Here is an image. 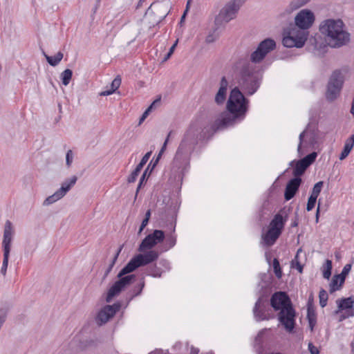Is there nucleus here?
I'll use <instances>...</instances> for the list:
<instances>
[{
    "label": "nucleus",
    "mask_w": 354,
    "mask_h": 354,
    "mask_svg": "<svg viewBox=\"0 0 354 354\" xmlns=\"http://www.w3.org/2000/svg\"><path fill=\"white\" fill-rule=\"evenodd\" d=\"M220 129H217L216 122L214 124L207 125L201 120L192 121L185 131L174 156L172 168L183 169L188 163L189 156L198 142L209 139Z\"/></svg>",
    "instance_id": "f257e3e1"
},
{
    "label": "nucleus",
    "mask_w": 354,
    "mask_h": 354,
    "mask_svg": "<svg viewBox=\"0 0 354 354\" xmlns=\"http://www.w3.org/2000/svg\"><path fill=\"white\" fill-rule=\"evenodd\" d=\"M249 101L238 88H234L230 92L227 103L229 113H223L216 120L217 129H224L234 124L236 120L244 118L248 109Z\"/></svg>",
    "instance_id": "f03ea898"
},
{
    "label": "nucleus",
    "mask_w": 354,
    "mask_h": 354,
    "mask_svg": "<svg viewBox=\"0 0 354 354\" xmlns=\"http://www.w3.org/2000/svg\"><path fill=\"white\" fill-rule=\"evenodd\" d=\"M270 305L274 310H280L278 318L280 323L288 332L295 328V311L290 299L285 292H277L270 299Z\"/></svg>",
    "instance_id": "7ed1b4c3"
},
{
    "label": "nucleus",
    "mask_w": 354,
    "mask_h": 354,
    "mask_svg": "<svg viewBox=\"0 0 354 354\" xmlns=\"http://www.w3.org/2000/svg\"><path fill=\"white\" fill-rule=\"evenodd\" d=\"M344 24L341 19H326L319 26L322 34L327 37L330 46L333 48L345 45L350 40V34L344 30Z\"/></svg>",
    "instance_id": "20e7f679"
},
{
    "label": "nucleus",
    "mask_w": 354,
    "mask_h": 354,
    "mask_svg": "<svg viewBox=\"0 0 354 354\" xmlns=\"http://www.w3.org/2000/svg\"><path fill=\"white\" fill-rule=\"evenodd\" d=\"M236 69L239 71V85L242 90L247 95H253L260 86L261 79L251 64L247 60L240 59L236 64Z\"/></svg>",
    "instance_id": "39448f33"
},
{
    "label": "nucleus",
    "mask_w": 354,
    "mask_h": 354,
    "mask_svg": "<svg viewBox=\"0 0 354 354\" xmlns=\"http://www.w3.org/2000/svg\"><path fill=\"white\" fill-rule=\"evenodd\" d=\"M308 35V30H301L290 25L283 31V45L287 48H301L304 46Z\"/></svg>",
    "instance_id": "423d86ee"
},
{
    "label": "nucleus",
    "mask_w": 354,
    "mask_h": 354,
    "mask_svg": "<svg viewBox=\"0 0 354 354\" xmlns=\"http://www.w3.org/2000/svg\"><path fill=\"white\" fill-rule=\"evenodd\" d=\"M158 258V253L154 250H149L144 254H139L131 259L129 263L120 271L118 277L134 271L136 268L153 262Z\"/></svg>",
    "instance_id": "0eeeda50"
},
{
    "label": "nucleus",
    "mask_w": 354,
    "mask_h": 354,
    "mask_svg": "<svg viewBox=\"0 0 354 354\" xmlns=\"http://www.w3.org/2000/svg\"><path fill=\"white\" fill-rule=\"evenodd\" d=\"M246 0H232L229 1L220 10L215 19L216 25L227 24L234 19L240 8L244 4Z\"/></svg>",
    "instance_id": "6e6552de"
},
{
    "label": "nucleus",
    "mask_w": 354,
    "mask_h": 354,
    "mask_svg": "<svg viewBox=\"0 0 354 354\" xmlns=\"http://www.w3.org/2000/svg\"><path fill=\"white\" fill-rule=\"evenodd\" d=\"M347 73H348L347 68H342L336 70L332 73L327 86V99L333 100L337 97L343 86L344 75Z\"/></svg>",
    "instance_id": "1a4fd4ad"
},
{
    "label": "nucleus",
    "mask_w": 354,
    "mask_h": 354,
    "mask_svg": "<svg viewBox=\"0 0 354 354\" xmlns=\"http://www.w3.org/2000/svg\"><path fill=\"white\" fill-rule=\"evenodd\" d=\"M14 231L12 229V223L10 221H6L4 226L3 239L2 242L3 250V259L2 267L1 269V274L5 276L6 274L7 268L8 266V259L11 248V242L12 240V235Z\"/></svg>",
    "instance_id": "9d476101"
},
{
    "label": "nucleus",
    "mask_w": 354,
    "mask_h": 354,
    "mask_svg": "<svg viewBox=\"0 0 354 354\" xmlns=\"http://www.w3.org/2000/svg\"><path fill=\"white\" fill-rule=\"evenodd\" d=\"M276 48V42L271 38H267L261 41L257 49L250 55V60L252 63L261 62L266 55Z\"/></svg>",
    "instance_id": "9b49d317"
},
{
    "label": "nucleus",
    "mask_w": 354,
    "mask_h": 354,
    "mask_svg": "<svg viewBox=\"0 0 354 354\" xmlns=\"http://www.w3.org/2000/svg\"><path fill=\"white\" fill-rule=\"evenodd\" d=\"M77 180L76 176H73L69 178L65 179L62 183L61 187L53 194L47 197L44 201V205H49L58 200L62 198L67 192L75 185Z\"/></svg>",
    "instance_id": "f8f14e48"
},
{
    "label": "nucleus",
    "mask_w": 354,
    "mask_h": 354,
    "mask_svg": "<svg viewBox=\"0 0 354 354\" xmlns=\"http://www.w3.org/2000/svg\"><path fill=\"white\" fill-rule=\"evenodd\" d=\"M135 277L134 274H125L120 277H118L119 279L116 281L109 288L106 297V301L107 302H111L115 296L119 295L127 286L132 283Z\"/></svg>",
    "instance_id": "ddd939ff"
},
{
    "label": "nucleus",
    "mask_w": 354,
    "mask_h": 354,
    "mask_svg": "<svg viewBox=\"0 0 354 354\" xmlns=\"http://www.w3.org/2000/svg\"><path fill=\"white\" fill-rule=\"evenodd\" d=\"M314 21L315 15L313 12L310 10L304 9L296 15L294 26L301 30H308L313 26Z\"/></svg>",
    "instance_id": "4468645a"
},
{
    "label": "nucleus",
    "mask_w": 354,
    "mask_h": 354,
    "mask_svg": "<svg viewBox=\"0 0 354 354\" xmlns=\"http://www.w3.org/2000/svg\"><path fill=\"white\" fill-rule=\"evenodd\" d=\"M165 233L160 230H155L153 233L147 235L139 245L138 250L144 252L146 250L151 249L156 245L163 241Z\"/></svg>",
    "instance_id": "2eb2a0df"
},
{
    "label": "nucleus",
    "mask_w": 354,
    "mask_h": 354,
    "mask_svg": "<svg viewBox=\"0 0 354 354\" xmlns=\"http://www.w3.org/2000/svg\"><path fill=\"white\" fill-rule=\"evenodd\" d=\"M338 309L335 311L337 314L342 310L344 313L341 315L339 321H342L351 317H354V299L351 297L337 300Z\"/></svg>",
    "instance_id": "dca6fc26"
},
{
    "label": "nucleus",
    "mask_w": 354,
    "mask_h": 354,
    "mask_svg": "<svg viewBox=\"0 0 354 354\" xmlns=\"http://www.w3.org/2000/svg\"><path fill=\"white\" fill-rule=\"evenodd\" d=\"M270 308L268 302L263 297H259L255 303L253 313L257 322L270 319Z\"/></svg>",
    "instance_id": "f3484780"
},
{
    "label": "nucleus",
    "mask_w": 354,
    "mask_h": 354,
    "mask_svg": "<svg viewBox=\"0 0 354 354\" xmlns=\"http://www.w3.org/2000/svg\"><path fill=\"white\" fill-rule=\"evenodd\" d=\"M317 156V154L316 152H312L311 153L305 156L304 158L298 160L296 162L295 169L293 170L294 176L296 178H300L299 176L304 174L306 169L315 162Z\"/></svg>",
    "instance_id": "a211bd4d"
},
{
    "label": "nucleus",
    "mask_w": 354,
    "mask_h": 354,
    "mask_svg": "<svg viewBox=\"0 0 354 354\" xmlns=\"http://www.w3.org/2000/svg\"><path fill=\"white\" fill-rule=\"evenodd\" d=\"M120 306L119 304H113L112 306L107 305L104 307L97 314L96 320L99 325L106 323L110 318L113 317L116 312L119 310Z\"/></svg>",
    "instance_id": "6ab92c4d"
},
{
    "label": "nucleus",
    "mask_w": 354,
    "mask_h": 354,
    "mask_svg": "<svg viewBox=\"0 0 354 354\" xmlns=\"http://www.w3.org/2000/svg\"><path fill=\"white\" fill-rule=\"evenodd\" d=\"M301 183V178L295 177L294 178L289 180L286 185L284 193V197L286 201H289L294 197Z\"/></svg>",
    "instance_id": "aec40b11"
},
{
    "label": "nucleus",
    "mask_w": 354,
    "mask_h": 354,
    "mask_svg": "<svg viewBox=\"0 0 354 354\" xmlns=\"http://www.w3.org/2000/svg\"><path fill=\"white\" fill-rule=\"evenodd\" d=\"M228 82L225 77L221 78L219 89L215 96V102L218 104H223L226 98Z\"/></svg>",
    "instance_id": "412c9836"
},
{
    "label": "nucleus",
    "mask_w": 354,
    "mask_h": 354,
    "mask_svg": "<svg viewBox=\"0 0 354 354\" xmlns=\"http://www.w3.org/2000/svg\"><path fill=\"white\" fill-rule=\"evenodd\" d=\"M286 219H283V216L280 213H278L270 223L269 228L277 232H280V234H281Z\"/></svg>",
    "instance_id": "4be33fe9"
},
{
    "label": "nucleus",
    "mask_w": 354,
    "mask_h": 354,
    "mask_svg": "<svg viewBox=\"0 0 354 354\" xmlns=\"http://www.w3.org/2000/svg\"><path fill=\"white\" fill-rule=\"evenodd\" d=\"M281 235L280 232H277L268 228L266 234L263 236L266 245L270 246L272 245L279 236Z\"/></svg>",
    "instance_id": "5701e85b"
},
{
    "label": "nucleus",
    "mask_w": 354,
    "mask_h": 354,
    "mask_svg": "<svg viewBox=\"0 0 354 354\" xmlns=\"http://www.w3.org/2000/svg\"><path fill=\"white\" fill-rule=\"evenodd\" d=\"M354 145V134H352L345 142L344 149L340 153L339 160L345 159L350 153Z\"/></svg>",
    "instance_id": "b1692460"
},
{
    "label": "nucleus",
    "mask_w": 354,
    "mask_h": 354,
    "mask_svg": "<svg viewBox=\"0 0 354 354\" xmlns=\"http://www.w3.org/2000/svg\"><path fill=\"white\" fill-rule=\"evenodd\" d=\"M307 135V132L306 131H304L302 133L299 135V143L298 145L297 151L299 154H302V147L306 148L309 145H311L313 144V141L311 140V138H309L308 140H304V136Z\"/></svg>",
    "instance_id": "393cba45"
},
{
    "label": "nucleus",
    "mask_w": 354,
    "mask_h": 354,
    "mask_svg": "<svg viewBox=\"0 0 354 354\" xmlns=\"http://www.w3.org/2000/svg\"><path fill=\"white\" fill-rule=\"evenodd\" d=\"M44 55L48 63L52 66H56L57 65H58L64 57L63 53L60 51L58 52L54 56H48L45 53H44Z\"/></svg>",
    "instance_id": "a878e982"
},
{
    "label": "nucleus",
    "mask_w": 354,
    "mask_h": 354,
    "mask_svg": "<svg viewBox=\"0 0 354 354\" xmlns=\"http://www.w3.org/2000/svg\"><path fill=\"white\" fill-rule=\"evenodd\" d=\"M340 284V276L339 274H335L332 278L331 282L330 283V292L333 293L335 291L339 290L341 286Z\"/></svg>",
    "instance_id": "bb28decb"
},
{
    "label": "nucleus",
    "mask_w": 354,
    "mask_h": 354,
    "mask_svg": "<svg viewBox=\"0 0 354 354\" xmlns=\"http://www.w3.org/2000/svg\"><path fill=\"white\" fill-rule=\"evenodd\" d=\"M73 71L71 69L64 70L60 75L62 82L64 86H67L72 78Z\"/></svg>",
    "instance_id": "cd10ccee"
},
{
    "label": "nucleus",
    "mask_w": 354,
    "mask_h": 354,
    "mask_svg": "<svg viewBox=\"0 0 354 354\" xmlns=\"http://www.w3.org/2000/svg\"><path fill=\"white\" fill-rule=\"evenodd\" d=\"M146 272L148 275L153 277H160L162 274L161 270L155 265L148 267Z\"/></svg>",
    "instance_id": "c85d7f7f"
},
{
    "label": "nucleus",
    "mask_w": 354,
    "mask_h": 354,
    "mask_svg": "<svg viewBox=\"0 0 354 354\" xmlns=\"http://www.w3.org/2000/svg\"><path fill=\"white\" fill-rule=\"evenodd\" d=\"M332 261L327 259L323 269V277L328 279L331 275Z\"/></svg>",
    "instance_id": "c756f323"
},
{
    "label": "nucleus",
    "mask_w": 354,
    "mask_h": 354,
    "mask_svg": "<svg viewBox=\"0 0 354 354\" xmlns=\"http://www.w3.org/2000/svg\"><path fill=\"white\" fill-rule=\"evenodd\" d=\"M351 270V264H346L343 268L342 272L339 274L340 276V284L339 286H342L344 283L346 277L348 274Z\"/></svg>",
    "instance_id": "7c9ffc66"
},
{
    "label": "nucleus",
    "mask_w": 354,
    "mask_h": 354,
    "mask_svg": "<svg viewBox=\"0 0 354 354\" xmlns=\"http://www.w3.org/2000/svg\"><path fill=\"white\" fill-rule=\"evenodd\" d=\"M310 0H293L290 3L292 10H297L307 4Z\"/></svg>",
    "instance_id": "2f4dec72"
},
{
    "label": "nucleus",
    "mask_w": 354,
    "mask_h": 354,
    "mask_svg": "<svg viewBox=\"0 0 354 354\" xmlns=\"http://www.w3.org/2000/svg\"><path fill=\"white\" fill-rule=\"evenodd\" d=\"M319 298L320 306L322 308L325 307L327 304V301H328V294L325 290L322 289L319 291Z\"/></svg>",
    "instance_id": "473e14b6"
},
{
    "label": "nucleus",
    "mask_w": 354,
    "mask_h": 354,
    "mask_svg": "<svg viewBox=\"0 0 354 354\" xmlns=\"http://www.w3.org/2000/svg\"><path fill=\"white\" fill-rule=\"evenodd\" d=\"M323 185V181H319L317 183H315L313 188L310 195L317 198L322 189Z\"/></svg>",
    "instance_id": "72a5a7b5"
},
{
    "label": "nucleus",
    "mask_w": 354,
    "mask_h": 354,
    "mask_svg": "<svg viewBox=\"0 0 354 354\" xmlns=\"http://www.w3.org/2000/svg\"><path fill=\"white\" fill-rule=\"evenodd\" d=\"M307 317L308 319L309 327L311 331L313 330L314 326L316 324V317L313 312H311L310 309L308 310Z\"/></svg>",
    "instance_id": "f704fd0d"
},
{
    "label": "nucleus",
    "mask_w": 354,
    "mask_h": 354,
    "mask_svg": "<svg viewBox=\"0 0 354 354\" xmlns=\"http://www.w3.org/2000/svg\"><path fill=\"white\" fill-rule=\"evenodd\" d=\"M273 269H274V272L276 277L278 279L281 278L282 271H281V269L280 267L279 261L276 258H274L273 260Z\"/></svg>",
    "instance_id": "c9c22d12"
},
{
    "label": "nucleus",
    "mask_w": 354,
    "mask_h": 354,
    "mask_svg": "<svg viewBox=\"0 0 354 354\" xmlns=\"http://www.w3.org/2000/svg\"><path fill=\"white\" fill-rule=\"evenodd\" d=\"M171 134V131H170L168 133L167 137L165 141L164 142L163 145H162V148H161V149H160V152H159V153L158 155V157H157L156 160H155V162L153 164V168H154L156 167V165L158 163V162L160 158L161 157L162 153L165 151Z\"/></svg>",
    "instance_id": "e433bc0d"
},
{
    "label": "nucleus",
    "mask_w": 354,
    "mask_h": 354,
    "mask_svg": "<svg viewBox=\"0 0 354 354\" xmlns=\"http://www.w3.org/2000/svg\"><path fill=\"white\" fill-rule=\"evenodd\" d=\"M317 197H315L314 196H310L308 200L307 205H306V210L308 212L311 211L315 205Z\"/></svg>",
    "instance_id": "4c0bfd02"
},
{
    "label": "nucleus",
    "mask_w": 354,
    "mask_h": 354,
    "mask_svg": "<svg viewBox=\"0 0 354 354\" xmlns=\"http://www.w3.org/2000/svg\"><path fill=\"white\" fill-rule=\"evenodd\" d=\"M73 161V153L71 149H69L66 154V165L70 168Z\"/></svg>",
    "instance_id": "58836bf2"
},
{
    "label": "nucleus",
    "mask_w": 354,
    "mask_h": 354,
    "mask_svg": "<svg viewBox=\"0 0 354 354\" xmlns=\"http://www.w3.org/2000/svg\"><path fill=\"white\" fill-rule=\"evenodd\" d=\"M176 243V236L174 233H171L167 237V243L169 245V248H173Z\"/></svg>",
    "instance_id": "ea45409f"
},
{
    "label": "nucleus",
    "mask_w": 354,
    "mask_h": 354,
    "mask_svg": "<svg viewBox=\"0 0 354 354\" xmlns=\"http://www.w3.org/2000/svg\"><path fill=\"white\" fill-rule=\"evenodd\" d=\"M121 84V78L117 76L111 82V89H114V92L120 87Z\"/></svg>",
    "instance_id": "a19ab883"
},
{
    "label": "nucleus",
    "mask_w": 354,
    "mask_h": 354,
    "mask_svg": "<svg viewBox=\"0 0 354 354\" xmlns=\"http://www.w3.org/2000/svg\"><path fill=\"white\" fill-rule=\"evenodd\" d=\"M146 176H147V170H145L144 171V173L142 174L140 179V182L138 183V187H137V189H136V196L135 198L137 197V195H138V193L140 190V189L142 187L143 183L146 181Z\"/></svg>",
    "instance_id": "79ce46f5"
},
{
    "label": "nucleus",
    "mask_w": 354,
    "mask_h": 354,
    "mask_svg": "<svg viewBox=\"0 0 354 354\" xmlns=\"http://www.w3.org/2000/svg\"><path fill=\"white\" fill-rule=\"evenodd\" d=\"M140 172L136 171V170H133L131 174L129 176L128 178H127V182L129 183H134L136 179H137V177L139 175Z\"/></svg>",
    "instance_id": "37998d69"
},
{
    "label": "nucleus",
    "mask_w": 354,
    "mask_h": 354,
    "mask_svg": "<svg viewBox=\"0 0 354 354\" xmlns=\"http://www.w3.org/2000/svg\"><path fill=\"white\" fill-rule=\"evenodd\" d=\"M308 347L310 354H319V351L318 348L314 346L312 342L308 343Z\"/></svg>",
    "instance_id": "c03bdc74"
},
{
    "label": "nucleus",
    "mask_w": 354,
    "mask_h": 354,
    "mask_svg": "<svg viewBox=\"0 0 354 354\" xmlns=\"http://www.w3.org/2000/svg\"><path fill=\"white\" fill-rule=\"evenodd\" d=\"M144 286H145V283L142 282L138 287H136L135 288V290H133V293L131 297L139 295L142 292Z\"/></svg>",
    "instance_id": "a18cd8bd"
},
{
    "label": "nucleus",
    "mask_w": 354,
    "mask_h": 354,
    "mask_svg": "<svg viewBox=\"0 0 354 354\" xmlns=\"http://www.w3.org/2000/svg\"><path fill=\"white\" fill-rule=\"evenodd\" d=\"M122 246H120L119 248V249L118 250L117 252L115 253V254L114 255L113 259L111 260V262L110 263L109 266H111L112 268H113L114 265L115 264V262L117 261L118 256L122 251Z\"/></svg>",
    "instance_id": "49530a36"
},
{
    "label": "nucleus",
    "mask_w": 354,
    "mask_h": 354,
    "mask_svg": "<svg viewBox=\"0 0 354 354\" xmlns=\"http://www.w3.org/2000/svg\"><path fill=\"white\" fill-rule=\"evenodd\" d=\"M154 14H155L154 8H153V6L151 5V6L148 8L147 12H145V17H146V18L150 19L153 16Z\"/></svg>",
    "instance_id": "de8ad7c7"
},
{
    "label": "nucleus",
    "mask_w": 354,
    "mask_h": 354,
    "mask_svg": "<svg viewBox=\"0 0 354 354\" xmlns=\"http://www.w3.org/2000/svg\"><path fill=\"white\" fill-rule=\"evenodd\" d=\"M148 223H149V219L147 218H145L142 220L141 225L139 229V232H138L139 234H140L142 232V231L144 230V228L147 225Z\"/></svg>",
    "instance_id": "09e8293b"
},
{
    "label": "nucleus",
    "mask_w": 354,
    "mask_h": 354,
    "mask_svg": "<svg viewBox=\"0 0 354 354\" xmlns=\"http://www.w3.org/2000/svg\"><path fill=\"white\" fill-rule=\"evenodd\" d=\"M167 14H162L160 16H158V17L157 19H156L153 22L152 24H159L163 19L165 18V17L167 16Z\"/></svg>",
    "instance_id": "8fccbe9b"
},
{
    "label": "nucleus",
    "mask_w": 354,
    "mask_h": 354,
    "mask_svg": "<svg viewBox=\"0 0 354 354\" xmlns=\"http://www.w3.org/2000/svg\"><path fill=\"white\" fill-rule=\"evenodd\" d=\"M151 151H149V152H147L143 157L141 159V161L142 162H145V164L147 162V161L149 160V159L151 157Z\"/></svg>",
    "instance_id": "3c124183"
},
{
    "label": "nucleus",
    "mask_w": 354,
    "mask_h": 354,
    "mask_svg": "<svg viewBox=\"0 0 354 354\" xmlns=\"http://www.w3.org/2000/svg\"><path fill=\"white\" fill-rule=\"evenodd\" d=\"M160 98L158 99V100H156L155 101H153V102L150 105V106H149L147 110L145 111V112H147V115H149V112L151 111V110L152 109L153 106L156 104V103H160Z\"/></svg>",
    "instance_id": "603ef678"
},
{
    "label": "nucleus",
    "mask_w": 354,
    "mask_h": 354,
    "mask_svg": "<svg viewBox=\"0 0 354 354\" xmlns=\"http://www.w3.org/2000/svg\"><path fill=\"white\" fill-rule=\"evenodd\" d=\"M113 93H114V89H110V90H106V91H102L100 93V95H101V96H106V95H111Z\"/></svg>",
    "instance_id": "864d4df0"
},
{
    "label": "nucleus",
    "mask_w": 354,
    "mask_h": 354,
    "mask_svg": "<svg viewBox=\"0 0 354 354\" xmlns=\"http://www.w3.org/2000/svg\"><path fill=\"white\" fill-rule=\"evenodd\" d=\"M215 40H216V37L212 34L207 35L206 37L207 43H212V42H214Z\"/></svg>",
    "instance_id": "5fc2aeb1"
},
{
    "label": "nucleus",
    "mask_w": 354,
    "mask_h": 354,
    "mask_svg": "<svg viewBox=\"0 0 354 354\" xmlns=\"http://www.w3.org/2000/svg\"><path fill=\"white\" fill-rule=\"evenodd\" d=\"M113 268L111 266H109L107 268V269L106 270L104 274V276L102 277V280H105L106 278L108 277V275L109 274V273L111 272V271L112 270Z\"/></svg>",
    "instance_id": "6e6d98bb"
},
{
    "label": "nucleus",
    "mask_w": 354,
    "mask_h": 354,
    "mask_svg": "<svg viewBox=\"0 0 354 354\" xmlns=\"http://www.w3.org/2000/svg\"><path fill=\"white\" fill-rule=\"evenodd\" d=\"M178 41V40L177 39V40L175 41V43H174V44L171 46V47L170 48V49H169V53L170 54H171V55L173 54L174 50L175 48H176V46H177Z\"/></svg>",
    "instance_id": "4d7b16f0"
},
{
    "label": "nucleus",
    "mask_w": 354,
    "mask_h": 354,
    "mask_svg": "<svg viewBox=\"0 0 354 354\" xmlns=\"http://www.w3.org/2000/svg\"><path fill=\"white\" fill-rule=\"evenodd\" d=\"M147 112H144L143 114L142 115L141 118H140V122H139V124H141L145 120V118L147 117Z\"/></svg>",
    "instance_id": "13d9d810"
},
{
    "label": "nucleus",
    "mask_w": 354,
    "mask_h": 354,
    "mask_svg": "<svg viewBox=\"0 0 354 354\" xmlns=\"http://www.w3.org/2000/svg\"><path fill=\"white\" fill-rule=\"evenodd\" d=\"M297 261V263H296V268L298 270V271L299 272H302V270H303V266L297 261V260L296 261Z\"/></svg>",
    "instance_id": "bf43d9fd"
},
{
    "label": "nucleus",
    "mask_w": 354,
    "mask_h": 354,
    "mask_svg": "<svg viewBox=\"0 0 354 354\" xmlns=\"http://www.w3.org/2000/svg\"><path fill=\"white\" fill-rule=\"evenodd\" d=\"M319 214V203L318 204V207H317V212H316V222H318Z\"/></svg>",
    "instance_id": "052dcab7"
},
{
    "label": "nucleus",
    "mask_w": 354,
    "mask_h": 354,
    "mask_svg": "<svg viewBox=\"0 0 354 354\" xmlns=\"http://www.w3.org/2000/svg\"><path fill=\"white\" fill-rule=\"evenodd\" d=\"M150 216H151V211L149 209L147 211V212L145 214V218H147L149 220Z\"/></svg>",
    "instance_id": "680f3d73"
},
{
    "label": "nucleus",
    "mask_w": 354,
    "mask_h": 354,
    "mask_svg": "<svg viewBox=\"0 0 354 354\" xmlns=\"http://www.w3.org/2000/svg\"><path fill=\"white\" fill-rule=\"evenodd\" d=\"M298 225L297 219H295L291 224L292 227H297Z\"/></svg>",
    "instance_id": "e2e57ef3"
},
{
    "label": "nucleus",
    "mask_w": 354,
    "mask_h": 354,
    "mask_svg": "<svg viewBox=\"0 0 354 354\" xmlns=\"http://www.w3.org/2000/svg\"><path fill=\"white\" fill-rule=\"evenodd\" d=\"M142 167H140L139 165H138L136 166V167L135 168V169H134V170H136V171H138V172H140V171L142 170Z\"/></svg>",
    "instance_id": "0e129e2a"
},
{
    "label": "nucleus",
    "mask_w": 354,
    "mask_h": 354,
    "mask_svg": "<svg viewBox=\"0 0 354 354\" xmlns=\"http://www.w3.org/2000/svg\"><path fill=\"white\" fill-rule=\"evenodd\" d=\"M198 349H196V348H192V351H191V354H198Z\"/></svg>",
    "instance_id": "69168bd1"
},
{
    "label": "nucleus",
    "mask_w": 354,
    "mask_h": 354,
    "mask_svg": "<svg viewBox=\"0 0 354 354\" xmlns=\"http://www.w3.org/2000/svg\"><path fill=\"white\" fill-rule=\"evenodd\" d=\"M171 55V54H170L169 52L167 53V55L165 56V60H167V59H169L170 57V56Z\"/></svg>",
    "instance_id": "338daca9"
},
{
    "label": "nucleus",
    "mask_w": 354,
    "mask_h": 354,
    "mask_svg": "<svg viewBox=\"0 0 354 354\" xmlns=\"http://www.w3.org/2000/svg\"><path fill=\"white\" fill-rule=\"evenodd\" d=\"M351 351L354 353V343L353 342L351 343Z\"/></svg>",
    "instance_id": "774afa93"
}]
</instances>
